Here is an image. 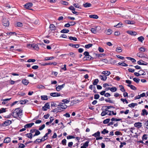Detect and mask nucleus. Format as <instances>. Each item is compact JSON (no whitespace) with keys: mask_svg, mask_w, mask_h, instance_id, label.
<instances>
[{"mask_svg":"<svg viewBox=\"0 0 148 148\" xmlns=\"http://www.w3.org/2000/svg\"><path fill=\"white\" fill-rule=\"evenodd\" d=\"M22 110L20 108L16 109L12 113V116L14 118H20L22 115Z\"/></svg>","mask_w":148,"mask_h":148,"instance_id":"obj_1","label":"nucleus"},{"mask_svg":"<svg viewBox=\"0 0 148 148\" xmlns=\"http://www.w3.org/2000/svg\"><path fill=\"white\" fill-rule=\"evenodd\" d=\"M58 106L57 108L54 109L53 111L54 112H58L61 111V108L65 109L67 108V106L64 103H60L58 105Z\"/></svg>","mask_w":148,"mask_h":148,"instance_id":"obj_2","label":"nucleus"},{"mask_svg":"<svg viewBox=\"0 0 148 148\" xmlns=\"http://www.w3.org/2000/svg\"><path fill=\"white\" fill-rule=\"evenodd\" d=\"M137 56L140 58H148L146 54L144 53L143 52H139L137 54Z\"/></svg>","mask_w":148,"mask_h":148,"instance_id":"obj_3","label":"nucleus"},{"mask_svg":"<svg viewBox=\"0 0 148 148\" xmlns=\"http://www.w3.org/2000/svg\"><path fill=\"white\" fill-rule=\"evenodd\" d=\"M3 25L5 27L8 26L10 24L8 20L6 18H3L2 20Z\"/></svg>","mask_w":148,"mask_h":148,"instance_id":"obj_4","label":"nucleus"},{"mask_svg":"<svg viewBox=\"0 0 148 148\" xmlns=\"http://www.w3.org/2000/svg\"><path fill=\"white\" fill-rule=\"evenodd\" d=\"M50 108L49 105V103H46L44 106L42 107V110L43 111H46L47 109H49Z\"/></svg>","mask_w":148,"mask_h":148,"instance_id":"obj_5","label":"nucleus"},{"mask_svg":"<svg viewBox=\"0 0 148 148\" xmlns=\"http://www.w3.org/2000/svg\"><path fill=\"white\" fill-rule=\"evenodd\" d=\"M12 123L11 121L9 120H7L5 121L3 123L2 125L4 126H8L10 125Z\"/></svg>","mask_w":148,"mask_h":148,"instance_id":"obj_6","label":"nucleus"},{"mask_svg":"<svg viewBox=\"0 0 148 148\" xmlns=\"http://www.w3.org/2000/svg\"><path fill=\"white\" fill-rule=\"evenodd\" d=\"M32 5L33 4L32 3H29L25 4L24 6L25 8L27 9H29L32 6Z\"/></svg>","mask_w":148,"mask_h":148,"instance_id":"obj_7","label":"nucleus"},{"mask_svg":"<svg viewBox=\"0 0 148 148\" xmlns=\"http://www.w3.org/2000/svg\"><path fill=\"white\" fill-rule=\"evenodd\" d=\"M65 86V84H63L61 85L58 86L56 88V90L58 91H59L60 90H61Z\"/></svg>","mask_w":148,"mask_h":148,"instance_id":"obj_8","label":"nucleus"},{"mask_svg":"<svg viewBox=\"0 0 148 148\" xmlns=\"http://www.w3.org/2000/svg\"><path fill=\"white\" fill-rule=\"evenodd\" d=\"M127 33L132 36H135L137 34L136 32L132 31H127Z\"/></svg>","mask_w":148,"mask_h":148,"instance_id":"obj_9","label":"nucleus"},{"mask_svg":"<svg viewBox=\"0 0 148 148\" xmlns=\"http://www.w3.org/2000/svg\"><path fill=\"white\" fill-rule=\"evenodd\" d=\"M134 126L138 128H140L142 126V123L140 122L136 123L134 124Z\"/></svg>","mask_w":148,"mask_h":148,"instance_id":"obj_10","label":"nucleus"},{"mask_svg":"<svg viewBox=\"0 0 148 148\" xmlns=\"http://www.w3.org/2000/svg\"><path fill=\"white\" fill-rule=\"evenodd\" d=\"M50 95L51 96L53 97H56L60 96V94L58 92H52L50 94Z\"/></svg>","mask_w":148,"mask_h":148,"instance_id":"obj_11","label":"nucleus"},{"mask_svg":"<svg viewBox=\"0 0 148 148\" xmlns=\"http://www.w3.org/2000/svg\"><path fill=\"white\" fill-rule=\"evenodd\" d=\"M99 78L103 81H106L107 78L106 76L105 75H99Z\"/></svg>","mask_w":148,"mask_h":148,"instance_id":"obj_12","label":"nucleus"},{"mask_svg":"<svg viewBox=\"0 0 148 148\" xmlns=\"http://www.w3.org/2000/svg\"><path fill=\"white\" fill-rule=\"evenodd\" d=\"M22 82L23 84L26 85H28L29 83L28 80L25 79L22 80Z\"/></svg>","mask_w":148,"mask_h":148,"instance_id":"obj_13","label":"nucleus"},{"mask_svg":"<svg viewBox=\"0 0 148 148\" xmlns=\"http://www.w3.org/2000/svg\"><path fill=\"white\" fill-rule=\"evenodd\" d=\"M101 73L104 75H105L106 76H108L110 74V72L109 71H103Z\"/></svg>","mask_w":148,"mask_h":148,"instance_id":"obj_14","label":"nucleus"},{"mask_svg":"<svg viewBox=\"0 0 148 148\" xmlns=\"http://www.w3.org/2000/svg\"><path fill=\"white\" fill-rule=\"evenodd\" d=\"M34 123H31L27 124L24 126V127L25 128H30L31 127L34 125Z\"/></svg>","mask_w":148,"mask_h":148,"instance_id":"obj_15","label":"nucleus"},{"mask_svg":"<svg viewBox=\"0 0 148 148\" xmlns=\"http://www.w3.org/2000/svg\"><path fill=\"white\" fill-rule=\"evenodd\" d=\"M88 141H86L85 143L83 145L81 146V148H87L88 145Z\"/></svg>","mask_w":148,"mask_h":148,"instance_id":"obj_16","label":"nucleus"},{"mask_svg":"<svg viewBox=\"0 0 148 148\" xmlns=\"http://www.w3.org/2000/svg\"><path fill=\"white\" fill-rule=\"evenodd\" d=\"M109 112V110L107 109H105V111H102L101 114V116H104L106 114H107V112Z\"/></svg>","mask_w":148,"mask_h":148,"instance_id":"obj_17","label":"nucleus"},{"mask_svg":"<svg viewBox=\"0 0 148 148\" xmlns=\"http://www.w3.org/2000/svg\"><path fill=\"white\" fill-rule=\"evenodd\" d=\"M32 47L36 50H38L39 49V47L38 45L35 44H32Z\"/></svg>","mask_w":148,"mask_h":148,"instance_id":"obj_18","label":"nucleus"},{"mask_svg":"<svg viewBox=\"0 0 148 148\" xmlns=\"http://www.w3.org/2000/svg\"><path fill=\"white\" fill-rule=\"evenodd\" d=\"M11 141V138L8 137L6 138L4 140V143H8Z\"/></svg>","mask_w":148,"mask_h":148,"instance_id":"obj_19","label":"nucleus"},{"mask_svg":"<svg viewBox=\"0 0 148 148\" xmlns=\"http://www.w3.org/2000/svg\"><path fill=\"white\" fill-rule=\"evenodd\" d=\"M142 113L141 114V115L144 116L145 115H147L148 114V112L147 110L145 109H143L142 110Z\"/></svg>","mask_w":148,"mask_h":148,"instance_id":"obj_20","label":"nucleus"},{"mask_svg":"<svg viewBox=\"0 0 148 148\" xmlns=\"http://www.w3.org/2000/svg\"><path fill=\"white\" fill-rule=\"evenodd\" d=\"M89 16L90 18L94 19H97L99 18L98 16L97 15L95 14L90 15H89Z\"/></svg>","mask_w":148,"mask_h":148,"instance_id":"obj_21","label":"nucleus"},{"mask_svg":"<svg viewBox=\"0 0 148 148\" xmlns=\"http://www.w3.org/2000/svg\"><path fill=\"white\" fill-rule=\"evenodd\" d=\"M91 4L89 3H86L85 4H83V6L85 8H88L89 7H90L91 6Z\"/></svg>","mask_w":148,"mask_h":148,"instance_id":"obj_22","label":"nucleus"},{"mask_svg":"<svg viewBox=\"0 0 148 148\" xmlns=\"http://www.w3.org/2000/svg\"><path fill=\"white\" fill-rule=\"evenodd\" d=\"M49 28L51 30H54L56 29V27L53 24H50Z\"/></svg>","mask_w":148,"mask_h":148,"instance_id":"obj_23","label":"nucleus"},{"mask_svg":"<svg viewBox=\"0 0 148 148\" xmlns=\"http://www.w3.org/2000/svg\"><path fill=\"white\" fill-rule=\"evenodd\" d=\"M41 98L42 100H47L48 99L47 96L46 95L41 96Z\"/></svg>","mask_w":148,"mask_h":148,"instance_id":"obj_24","label":"nucleus"},{"mask_svg":"<svg viewBox=\"0 0 148 148\" xmlns=\"http://www.w3.org/2000/svg\"><path fill=\"white\" fill-rule=\"evenodd\" d=\"M139 52H144L145 51L146 49L143 47H142L139 49Z\"/></svg>","mask_w":148,"mask_h":148,"instance_id":"obj_25","label":"nucleus"},{"mask_svg":"<svg viewBox=\"0 0 148 148\" xmlns=\"http://www.w3.org/2000/svg\"><path fill=\"white\" fill-rule=\"evenodd\" d=\"M100 135V132L99 131L95 133L92 135V136L96 137L97 136H99Z\"/></svg>","mask_w":148,"mask_h":148,"instance_id":"obj_26","label":"nucleus"},{"mask_svg":"<svg viewBox=\"0 0 148 148\" xmlns=\"http://www.w3.org/2000/svg\"><path fill=\"white\" fill-rule=\"evenodd\" d=\"M11 99V98H8V99H4L3 100V101L2 102V104H6L7 103V101H9L10 99Z\"/></svg>","mask_w":148,"mask_h":148,"instance_id":"obj_27","label":"nucleus"},{"mask_svg":"<svg viewBox=\"0 0 148 148\" xmlns=\"http://www.w3.org/2000/svg\"><path fill=\"white\" fill-rule=\"evenodd\" d=\"M110 90L112 92H114L117 90V88L115 87L110 88Z\"/></svg>","mask_w":148,"mask_h":148,"instance_id":"obj_28","label":"nucleus"},{"mask_svg":"<svg viewBox=\"0 0 148 148\" xmlns=\"http://www.w3.org/2000/svg\"><path fill=\"white\" fill-rule=\"evenodd\" d=\"M69 32V30L66 29H63L61 31V32L62 33H66Z\"/></svg>","mask_w":148,"mask_h":148,"instance_id":"obj_29","label":"nucleus"},{"mask_svg":"<svg viewBox=\"0 0 148 148\" xmlns=\"http://www.w3.org/2000/svg\"><path fill=\"white\" fill-rule=\"evenodd\" d=\"M137 104L136 103H132L128 105L129 107L130 108H134L135 106H136Z\"/></svg>","mask_w":148,"mask_h":148,"instance_id":"obj_30","label":"nucleus"},{"mask_svg":"<svg viewBox=\"0 0 148 148\" xmlns=\"http://www.w3.org/2000/svg\"><path fill=\"white\" fill-rule=\"evenodd\" d=\"M127 86L130 87V88L132 90H136V88L132 85H127Z\"/></svg>","mask_w":148,"mask_h":148,"instance_id":"obj_31","label":"nucleus"},{"mask_svg":"<svg viewBox=\"0 0 148 148\" xmlns=\"http://www.w3.org/2000/svg\"><path fill=\"white\" fill-rule=\"evenodd\" d=\"M121 120V119H117L116 118H115L114 117L112 118L111 119V121H119Z\"/></svg>","mask_w":148,"mask_h":148,"instance_id":"obj_32","label":"nucleus"},{"mask_svg":"<svg viewBox=\"0 0 148 148\" xmlns=\"http://www.w3.org/2000/svg\"><path fill=\"white\" fill-rule=\"evenodd\" d=\"M70 45L73 47L76 48H78L79 46V44H70Z\"/></svg>","mask_w":148,"mask_h":148,"instance_id":"obj_33","label":"nucleus"},{"mask_svg":"<svg viewBox=\"0 0 148 148\" xmlns=\"http://www.w3.org/2000/svg\"><path fill=\"white\" fill-rule=\"evenodd\" d=\"M6 34L7 35H14L16 36L17 35V34L15 32H8L6 33Z\"/></svg>","mask_w":148,"mask_h":148,"instance_id":"obj_34","label":"nucleus"},{"mask_svg":"<svg viewBox=\"0 0 148 148\" xmlns=\"http://www.w3.org/2000/svg\"><path fill=\"white\" fill-rule=\"evenodd\" d=\"M144 62L142 60H140L138 61L137 62V63L139 65H147V64H144L143 63H142V62Z\"/></svg>","mask_w":148,"mask_h":148,"instance_id":"obj_35","label":"nucleus"},{"mask_svg":"<svg viewBox=\"0 0 148 148\" xmlns=\"http://www.w3.org/2000/svg\"><path fill=\"white\" fill-rule=\"evenodd\" d=\"M70 99H63L62 100V102L64 104L70 102Z\"/></svg>","mask_w":148,"mask_h":148,"instance_id":"obj_36","label":"nucleus"},{"mask_svg":"<svg viewBox=\"0 0 148 148\" xmlns=\"http://www.w3.org/2000/svg\"><path fill=\"white\" fill-rule=\"evenodd\" d=\"M40 133L39 131L36 129L35 132V134L33 136H35L38 135L40 134Z\"/></svg>","mask_w":148,"mask_h":148,"instance_id":"obj_37","label":"nucleus"},{"mask_svg":"<svg viewBox=\"0 0 148 148\" xmlns=\"http://www.w3.org/2000/svg\"><path fill=\"white\" fill-rule=\"evenodd\" d=\"M92 58L93 59V58L92 57H91V56L89 55L88 56L86 57L85 59L84 60H91Z\"/></svg>","mask_w":148,"mask_h":148,"instance_id":"obj_38","label":"nucleus"},{"mask_svg":"<svg viewBox=\"0 0 148 148\" xmlns=\"http://www.w3.org/2000/svg\"><path fill=\"white\" fill-rule=\"evenodd\" d=\"M110 119H107L104 120L103 122V123L104 124H106L109 123V121H110Z\"/></svg>","mask_w":148,"mask_h":148,"instance_id":"obj_39","label":"nucleus"},{"mask_svg":"<svg viewBox=\"0 0 148 148\" xmlns=\"http://www.w3.org/2000/svg\"><path fill=\"white\" fill-rule=\"evenodd\" d=\"M93 45V44H89L88 45H85V47L86 48L89 49Z\"/></svg>","mask_w":148,"mask_h":148,"instance_id":"obj_40","label":"nucleus"},{"mask_svg":"<svg viewBox=\"0 0 148 148\" xmlns=\"http://www.w3.org/2000/svg\"><path fill=\"white\" fill-rule=\"evenodd\" d=\"M138 40L141 42H142L143 41L144 39V38L142 36H140L138 38Z\"/></svg>","mask_w":148,"mask_h":148,"instance_id":"obj_41","label":"nucleus"},{"mask_svg":"<svg viewBox=\"0 0 148 148\" xmlns=\"http://www.w3.org/2000/svg\"><path fill=\"white\" fill-rule=\"evenodd\" d=\"M26 135L29 138L32 139V134L31 133L27 134Z\"/></svg>","mask_w":148,"mask_h":148,"instance_id":"obj_42","label":"nucleus"},{"mask_svg":"<svg viewBox=\"0 0 148 148\" xmlns=\"http://www.w3.org/2000/svg\"><path fill=\"white\" fill-rule=\"evenodd\" d=\"M105 101L106 102H108L110 103H114V101L112 100H111L110 98H109L107 99H106L105 100Z\"/></svg>","mask_w":148,"mask_h":148,"instance_id":"obj_43","label":"nucleus"},{"mask_svg":"<svg viewBox=\"0 0 148 148\" xmlns=\"http://www.w3.org/2000/svg\"><path fill=\"white\" fill-rule=\"evenodd\" d=\"M84 55L85 56L83 58L84 59H85L86 57L88 56L89 55V53L88 51H85L84 53Z\"/></svg>","mask_w":148,"mask_h":148,"instance_id":"obj_44","label":"nucleus"},{"mask_svg":"<svg viewBox=\"0 0 148 148\" xmlns=\"http://www.w3.org/2000/svg\"><path fill=\"white\" fill-rule=\"evenodd\" d=\"M99 82L98 79H95L93 82V84L94 85H96Z\"/></svg>","mask_w":148,"mask_h":148,"instance_id":"obj_45","label":"nucleus"},{"mask_svg":"<svg viewBox=\"0 0 148 148\" xmlns=\"http://www.w3.org/2000/svg\"><path fill=\"white\" fill-rule=\"evenodd\" d=\"M133 80L134 81L137 83H138L140 81V79H138V78L136 77L133 78Z\"/></svg>","mask_w":148,"mask_h":148,"instance_id":"obj_46","label":"nucleus"},{"mask_svg":"<svg viewBox=\"0 0 148 148\" xmlns=\"http://www.w3.org/2000/svg\"><path fill=\"white\" fill-rule=\"evenodd\" d=\"M54 58L53 56L51 57H47L45 58V60H50L54 59Z\"/></svg>","mask_w":148,"mask_h":148,"instance_id":"obj_47","label":"nucleus"},{"mask_svg":"<svg viewBox=\"0 0 148 148\" xmlns=\"http://www.w3.org/2000/svg\"><path fill=\"white\" fill-rule=\"evenodd\" d=\"M108 131L106 130V129H104L103 131L101 132V134H105L108 133Z\"/></svg>","mask_w":148,"mask_h":148,"instance_id":"obj_48","label":"nucleus"},{"mask_svg":"<svg viewBox=\"0 0 148 148\" xmlns=\"http://www.w3.org/2000/svg\"><path fill=\"white\" fill-rule=\"evenodd\" d=\"M37 87L39 89H44L45 87L44 86L42 85H38L37 86Z\"/></svg>","mask_w":148,"mask_h":148,"instance_id":"obj_49","label":"nucleus"},{"mask_svg":"<svg viewBox=\"0 0 148 148\" xmlns=\"http://www.w3.org/2000/svg\"><path fill=\"white\" fill-rule=\"evenodd\" d=\"M147 135L144 134L143 135V136L142 137V140H146L147 139Z\"/></svg>","mask_w":148,"mask_h":148,"instance_id":"obj_50","label":"nucleus"},{"mask_svg":"<svg viewBox=\"0 0 148 148\" xmlns=\"http://www.w3.org/2000/svg\"><path fill=\"white\" fill-rule=\"evenodd\" d=\"M122 23H119L117 25H114V27H116L118 28L120 27H121V26L122 25Z\"/></svg>","mask_w":148,"mask_h":148,"instance_id":"obj_51","label":"nucleus"},{"mask_svg":"<svg viewBox=\"0 0 148 148\" xmlns=\"http://www.w3.org/2000/svg\"><path fill=\"white\" fill-rule=\"evenodd\" d=\"M16 25L18 27H22L23 26V24L21 23L18 22L16 24Z\"/></svg>","mask_w":148,"mask_h":148,"instance_id":"obj_52","label":"nucleus"},{"mask_svg":"<svg viewBox=\"0 0 148 148\" xmlns=\"http://www.w3.org/2000/svg\"><path fill=\"white\" fill-rule=\"evenodd\" d=\"M118 64L119 65L123 66H128V65L124 62H119Z\"/></svg>","mask_w":148,"mask_h":148,"instance_id":"obj_53","label":"nucleus"},{"mask_svg":"<svg viewBox=\"0 0 148 148\" xmlns=\"http://www.w3.org/2000/svg\"><path fill=\"white\" fill-rule=\"evenodd\" d=\"M116 51H117L118 52H121L122 51L121 48V47H117L116 48Z\"/></svg>","mask_w":148,"mask_h":148,"instance_id":"obj_54","label":"nucleus"},{"mask_svg":"<svg viewBox=\"0 0 148 148\" xmlns=\"http://www.w3.org/2000/svg\"><path fill=\"white\" fill-rule=\"evenodd\" d=\"M62 144L63 145H66V140L65 139H63L62 141Z\"/></svg>","mask_w":148,"mask_h":148,"instance_id":"obj_55","label":"nucleus"},{"mask_svg":"<svg viewBox=\"0 0 148 148\" xmlns=\"http://www.w3.org/2000/svg\"><path fill=\"white\" fill-rule=\"evenodd\" d=\"M69 39L70 40H73L75 41L77 40V38L75 37H73L71 36L69 37Z\"/></svg>","mask_w":148,"mask_h":148,"instance_id":"obj_56","label":"nucleus"},{"mask_svg":"<svg viewBox=\"0 0 148 148\" xmlns=\"http://www.w3.org/2000/svg\"><path fill=\"white\" fill-rule=\"evenodd\" d=\"M69 9L72 11H75V9L72 5L69 8Z\"/></svg>","mask_w":148,"mask_h":148,"instance_id":"obj_57","label":"nucleus"},{"mask_svg":"<svg viewBox=\"0 0 148 148\" xmlns=\"http://www.w3.org/2000/svg\"><path fill=\"white\" fill-rule=\"evenodd\" d=\"M119 86L121 88L120 90L122 91V92H125V90L124 88V87L122 85Z\"/></svg>","mask_w":148,"mask_h":148,"instance_id":"obj_58","label":"nucleus"},{"mask_svg":"<svg viewBox=\"0 0 148 148\" xmlns=\"http://www.w3.org/2000/svg\"><path fill=\"white\" fill-rule=\"evenodd\" d=\"M68 55H69L70 56L72 57H74L75 56V54L74 53L72 52L69 53V54H68Z\"/></svg>","mask_w":148,"mask_h":148,"instance_id":"obj_59","label":"nucleus"},{"mask_svg":"<svg viewBox=\"0 0 148 148\" xmlns=\"http://www.w3.org/2000/svg\"><path fill=\"white\" fill-rule=\"evenodd\" d=\"M135 22L133 21H127L126 23L128 24H134Z\"/></svg>","mask_w":148,"mask_h":148,"instance_id":"obj_60","label":"nucleus"},{"mask_svg":"<svg viewBox=\"0 0 148 148\" xmlns=\"http://www.w3.org/2000/svg\"><path fill=\"white\" fill-rule=\"evenodd\" d=\"M51 107H56L58 106L56 104V103L55 102H52L51 104Z\"/></svg>","mask_w":148,"mask_h":148,"instance_id":"obj_61","label":"nucleus"},{"mask_svg":"<svg viewBox=\"0 0 148 148\" xmlns=\"http://www.w3.org/2000/svg\"><path fill=\"white\" fill-rule=\"evenodd\" d=\"M6 111L5 109L4 108H1L0 109V114L5 112Z\"/></svg>","mask_w":148,"mask_h":148,"instance_id":"obj_62","label":"nucleus"},{"mask_svg":"<svg viewBox=\"0 0 148 148\" xmlns=\"http://www.w3.org/2000/svg\"><path fill=\"white\" fill-rule=\"evenodd\" d=\"M112 33V31L110 29H109L108 30L107 34L108 35Z\"/></svg>","mask_w":148,"mask_h":148,"instance_id":"obj_63","label":"nucleus"},{"mask_svg":"<svg viewBox=\"0 0 148 148\" xmlns=\"http://www.w3.org/2000/svg\"><path fill=\"white\" fill-rule=\"evenodd\" d=\"M25 147V145L24 144L21 143L19 145L18 148H24Z\"/></svg>","mask_w":148,"mask_h":148,"instance_id":"obj_64","label":"nucleus"}]
</instances>
